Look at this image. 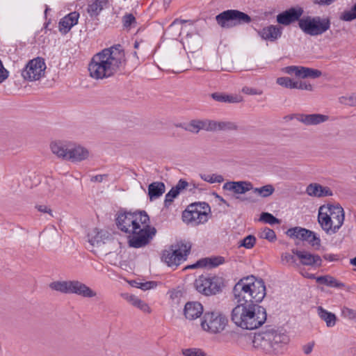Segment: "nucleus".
I'll return each mask as SVG.
<instances>
[{"label": "nucleus", "mask_w": 356, "mask_h": 356, "mask_svg": "<svg viewBox=\"0 0 356 356\" xmlns=\"http://www.w3.org/2000/svg\"><path fill=\"white\" fill-rule=\"evenodd\" d=\"M124 62L122 47L116 44L95 54L88 65V71L93 79H107L120 72Z\"/></svg>", "instance_id": "nucleus-1"}, {"label": "nucleus", "mask_w": 356, "mask_h": 356, "mask_svg": "<svg viewBox=\"0 0 356 356\" xmlns=\"http://www.w3.org/2000/svg\"><path fill=\"white\" fill-rule=\"evenodd\" d=\"M290 339L282 329L266 326L257 332L252 340L253 347L266 354L278 355L283 353Z\"/></svg>", "instance_id": "nucleus-2"}, {"label": "nucleus", "mask_w": 356, "mask_h": 356, "mask_svg": "<svg viewBox=\"0 0 356 356\" xmlns=\"http://www.w3.org/2000/svg\"><path fill=\"white\" fill-rule=\"evenodd\" d=\"M266 309L257 303H238L231 314L232 321L245 330H254L266 321Z\"/></svg>", "instance_id": "nucleus-3"}, {"label": "nucleus", "mask_w": 356, "mask_h": 356, "mask_svg": "<svg viewBox=\"0 0 356 356\" xmlns=\"http://www.w3.org/2000/svg\"><path fill=\"white\" fill-rule=\"evenodd\" d=\"M233 294L238 303L258 304L266 296L265 283L254 275L244 277L234 285Z\"/></svg>", "instance_id": "nucleus-4"}, {"label": "nucleus", "mask_w": 356, "mask_h": 356, "mask_svg": "<svg viewBox=\"0 0 356 356\" xmlns=\"http://www.w3.org/2000/svg\"><path fill=\"white\" fill-rule=\"evenodd\" d=\"M51 290L65 294H76L83 298H91L97 293L86 284L79 280L55 281L49 284Z\"/></svg>", "instance_id": "nucleus-5"}, {"label": "nucleus", "mask_w": 356, "mask_h": 356, "mask_svg": "<svg viewBox=\"0 0 356 356\" xmlns=\"http://www.w3.org/2000/svg\"><path fill=\"white\" fill-rule=\"evenodd\" d=\"M149 220V216L145 211L135 212L124 211L118 214L116 225L118 228L122 232L131 234L132 231L139 229L140 224H147Z\"/></svg>", "instance_id": "nucleus-6"}, {"label": "nucleus", "mask_w": 356, "mask_h": 356, "mask_svg": "<svg viewBox=\"0 0 356 356\" xmlns=\"http://www.w3.org/2000/svg\"><path fill=\"white\" fill-rule=\"evenodd\" d=\"M191 244L179 241L163 251L161 260L170 267H177L187 259L191 252Z\"/></svg>", "instance_id": "nucleus-7"}, {"label": "nucleus", "mask_w": 356, "mask_h": 356, "mask_svg": "<svg viewBox=\"0 0 356 356\" xmlns=\"http://www.w3.org/2000/svg\"><path fill=\"white\" fill-rule=\"evenodd\" d=\"M211 213V207L205 202H197L190 204L183 211V221L193 225L204 224L208 221V216Z\"/></svg>", "instance_id": "nucleus-8"}, {"label": "nucleus", "mask_w": 356, "mask_h": 356, "mask_svg": "<svg viewBox=\"0 0 356 356\" xmlns=\"http://www.w3.org/2000/svg\"><path fill=\"white\" fill-rule=\"evenodd\" d=\"M225 286V279L217 275H200L194 282L195 289L206 296L221 293Z\"/></svg>", "instance_id": "nucleus-9"}, {"label": "nucleus", "mask_w": 356, "mask_h": 356, "mask_svg": "<svg viewBox=\"0 0 356 356\" xmlns=\"http://www.w3.org/2000/svg\"><path fill=\"white\" fill-rule=\"evenodd\" d=\"M299 28L303 33L311 36H317L325 33L330 28V20L320 16H304L299 19Z\"/></svg>", "instance_id": "nucleus-10"}, {"label": "nucleus", "mask_w": 356, "mask_h": 356, "mask_svg": "<svg viewBox=\"0 0 356 356\" xmlns=\"http://www.w3.org/2000/svg\"><path fill=\"white\" fill-rule=\"evenodd\" d=\"M227 323V318L219 312H206L203 315L201 327L207 332L218 334L225 330Z\"/></svg>", "instance_id": "nucleus-11"}, {"label": "nucleus", "mask_w": 356, "mask_h": 356, "mask_svg": "<svg viewBox=\"0 0 356 356\" xmlns=\"http://www.w3.org/2000/svg\"><path fill=\"white\" fill-rule=\"evenodd\" d=\"M218 24L223 28H230L237 25L249 24L251 17L246 13L238 10H227L216 17Z\"/></svg>", "instance_id": "nucleus-12"}, {"label": "nucleus", "mask_w": 356, "mask_h": 356, "mask_svg": "<svg viewBox=\"0 0 356 356\" xmlns=\"http://www.w3.org/2000/svg\"><path fill=\"white\" fill-rule=\"evenodd\" d=\"M143 228H139L132 231L131 236L129 238V245L130 247L139 248L147 245L152 237L155 235L156 230L154 227H150L147 224L144 225Z\"/></svg>", "instance_id": "nucleus-13"}, {"label": "nucleus", "mask_w": 356, "mask_h": 356, "mask_svg": "<svg viewBox=\"0 0 356 356\" xmlns=\"http://www.w3.org/2000/svg\"><path fill=\"white\" fill-rule=\"evenodd\" d=\"M46 68L45 63L41 58L31 60L22 72V76L25 80L33 81L39 80L44 74Z\"/></svg>", "instance_id": "nucleus-14"}, {"label": "nucleus", "mask_w": 356, "mask_h": 356, "mask_svg": "<svg viewBox=\"0 0 356 356\" xmlns=\"http://www.w3.org/2000/svg\"><path fill=\"white\" fill-rule=\"evenodd\" d=\"M303 12V9L301 7H291L279 13L276 17V19L278 24L288 26L296 21L299 22Z\"/></svg>", "instance_id": "nucleus-15"}, {"label": "nucleus", "mask_w": 356, "mask_h": 356, "mask_svg": "<svg viewBox=\"0 0 356 356\" xmlns=\"http://www.w3.org/2000/svg\"><path fill=\"white\" fill-rule=\"evenodd\" d=\"M292 253L295 254L300 261V264L312 267H320L322 265V259L318 254H312L306 250L292 249Z\"/></svg>", "instance_id": "nucleus-16"}, {"label": "nucleus", "mask_w": 356, "mask_h": 356, "mask_svg": "<svg viewBox=\"0 0 356 356\" xmlns=\"http://www.w3.org/2000/svg\"><path fill=\"white\" fill-rule=\"evenodd\" d=\"M325 212H327L330 219L334 222V232H338L343 224L345 215L343 209L339 204H328L325 206Z\"/></svg>", "instance_id": "nucleus-17"}, {"label": "nucleus", "mask_w": 356, "mask_h": 356, "mask_svg": "<svg viewBox=\"0 0 356 356\" xmlns=\"http://www.w3.org/2000/svg\"><path fill=\"white\" fill-rule=\"evenodd\" d=\"M222 188L224 190L233 191L236 194H245L253 189V185L247 181H227Z\"/></svg>", "instance_id": "nucleus-18"}, {"label": "nucleus", "mask_w": 356, "mask_h": 356, "mask_svg": "<svg viewBox=\"0 0 356 356\" xmlns=\"http://www.w3.org/2000/svg\"><path fill=\"white\" fill-rule=\"evenodd\" d=\"M325 210H326L325 205L320 207L318 215V221L321 225V228L327 234H335L337 232H334V222H332V220L330 219V216H328L327 212H325Z\"/></svg>", "instance_id": "nucleus-19"}, {"label": "nucleus", "mask_w": 356, "mask_h": 356, "mask_svg": "<svg viewBox=\"0 0 356 356\" xmlns=\"http://www.w3.org/2000/svg\"><path fill=\"white\" fill-rule=\"evenodd\" d=\"M296 119L305 125H317L328 120L329 116L320 113L298 114Z\"/></svg>", "instance_id": "nucleus-20"}, {"label": "nucleus", "mask_w": 356, "mask_h": 356, "mask_svg": "<svg viewBox=\"0 0 356 356\" xmlns=\"http://www.w3.org/2000/svg\"><path fill=\"white\" fill-rule=\"evenodd\" d=\"M224 262L225 258L220 256L205 257L198 260L194 264L188 266L187 267H186V268L193 269L204 267L214 268L218 266L220 264H222Z\"/></svg>", "instance_id": "nucleus-21"}, {"label": "nucleus", "mask_w": 356, "mask_h": 356, "mask_svg": "<svg viewBox=\"0 0 356 356\" xmlns=\"http://www.w3.org/2000/svg\"><path fill=\"white\" fill-rule=\"evenodd\" d=\"M202 314L203 306L200 302L193 301L186 303L184 314L187 319L190 321L195 320L199 318Z\"/></svg>", "instance_id": "nucleus-22"}, {"label": "nucleus", "mask_w": 356, "mask_h": 356, "mask_svg": "<svg viewBox=\"0 0 356 356\" xmlns=\"http://www.w3.org/2000/svg\"><path fill=\"white\" fill-rule=\"evenodd\" d=\"M70 142L57 140L51 142L50 144V148L52 153L56 155L58 158L67 160L68 153L70 150Z\"/></svg>", "instance_id": "nucleus-23"}, {"label": "nucleus", "mask_w": 356, "mask_h": 356, "mask_svg": "<svg viewBox=\"0 0 356 356\" xmlns=\"http://www.w3.org/2000/svg\"><path fill=\"white\" fill-rule=\"evenodd\" d=\"M282 28L277 25H270L263 28L259 32L260 36L265 40L274 42L282 36Z\"/></svg>", "instance_id": "nucleus-24"}, {"label": "nucleus", "mask_w": 356, "mask_h": 356, "mask_svg": "<svg viewBox=\"0 0 356 356\" xmlns=\"http://www.w3.org/2000/svg\"><path fill=\"white\" fill-rule=\"evenodd\" d=\"M79 13L74 11L72 12L59 22V31L63 33H67L71 28L78 23Z\"/></svg>", "instance_id": "nucleus-25"}, {"label": "nucleus", "mask_w": 356, "mask_h": 356, "mask_svg": "<svg viewBox=\"0 0 356 356\" xmlns=\"http://www.w3.org/2000/svg\"><path fill=\"white\" fill-rule=\"evenodd\" d=\"M70 150H69L67 160L73 162L81 161L87 159L89 155V152L86 148L72 143L70 144Z\"/></svg>", "instance_id": "nucleus-26"}, {"label": "nucleus", "mask_w": 356, "mask_h": 356, "mask_svg": "<svg viewBox=\"0 0 356 356\" xmlns=\"http://www.w3.org/2000/svg\"><path fill=\"white\" fill-rule=\"evenodd\" d=\"M108 0H92L88 4L87 13L92 19H97L100 13L108 7Z\"/></svg>", "instance_id": "nucleus-27"}, {"label": "nucleus", "mask_w": 356, "mask_h": 356, "mask_svg": "<svg viewBox=\"0 0 356 356\" xmlns=\"http://www.w3.org/2000/svg\"><path fill=\"white\" fill-rule=\"evenodd\" d=\"M312 234V231L300 227H292L286 231V234L289 237L302 241H306V239H308V237H309Z\"/></svg>", "instance_id": "nucleus-28"}, {"label": "nucleus", "mask_w": 356, "mask_h": 356, "mask_svg": "<svg viewBox=\"0 0 356 356\" xmlns=\"http://www.w3.org/2000/svg\"><path fill=\"white\" fill-rule=\"evenodd\" d=\"M165 184L161 181H154L148 186V195L151 201L157 199L165 192Z\"/></svg>", "instance_id": "nucleus-29"}, {"label": "nucleus", "mask_w": 356, "mask_h": 356, "mask_svg": "<svg viewBox=\"0 0 356 356\" xmlns=\"http://www.w3.org/2000/svg\"><path fill=\"white\" fill-rule=\"evenodd\" d=\"M122 296L133 306L140 309L143 312L147 313L150 312V308L148 305L137 296L129 293H123L122 294Z\"/></svg>", "instance_id": "nucleus-30"}, {"label": "nucleus", "mask_w": 356, "mask_h": 356, "mask_svg": "<svg viewBox=\"0 0 356 356\" xmlns=\"http://www.w3.org/2000/svg\"><path fill=\"white\" fill-rule=\"evenodd\" d=\"M316 281L318 284L337 289H341L345 286V284L343 282L338 281L334 277L330 275L317 277H316Z\"/></svg>", "instance_id": "nucleus-31"}, {"label": "nucleus", "mask_w": 356, "mask_h": 356, "mask_svg": "<svg viewBox=\"0 0 356 356\" xmlns=\"http://www.w3.org/2000/svg\"><path fill=\"white\" fill-rule=\"evenodd\" d=\"M319 317L326 323L327 327H333L336 324L337 316L334 314L327 311L322 307L317 309Z\"/></svg>", "instance_id": "nucleus-32"}, {"label": "nucleus", "mask_w": 356, "mask_h": 356, "mask_svg": "<svg viewBox=\"0 0 356 356\" xmlns=\"http://www.w3.org/2000/svg\"><path fill=\"white\" fill-rule=\"evenodd\" d=\"M211 97L219 102L238 103L242 100L241 97L238 96H232L221 92L212 93Z\"/></svg>", "instance_id": "nucleus-33"}, {"label": "nucleus", "mask_w": 356, "mask_h": 356, "mask_svg": "<svg viewBox=\"0 0 356 356\" xmlns=\"http://www.w3.org/2000/svg\"><path fill=\"white\" fill-rule=\"evenodd\" d=\"M300 78L306 79V78H312L316 79L320 77L322 75V72L321 70L302 67H300Z\"/></svg>", "instance_id": "nucleus-34"}, {"label": "nucleus", "mask_w": 356, "mask_h": 356, "mask_svg": "<svg viewBox=\"0 0 356 356\" xmlns=\"http://www.w3.org/2000/svg\"><path fill=\"white\" fill-rule=\"evenodd\" d=\"M213 131H221V130H236L237 129V126L235 123L232 122H224V121H215L213 120Z\"/></svg>", "instance_id": "nucleus-35"}, {"label": "nucleus", "mask_w": 356, "mask_h": 356, "mask_svg": "<svg viewBox=\"0 0 356 356\" xmlns=\"http://www.w3.org/2000/svg\"><path fill=\"white\" fill-rule=\"evenodd\" d=\"M253 192L261 197H268L275 191V188L271 184H267L260 188H253Z\"/></svg>", "instance_id": "nucleus-36"}, {"label": "nucleus", "mask_w": 356, "mask_h": 356, "mask_svg": "<svg viewBox=\"0 0 356 356\" xmlns=\"http://www.w3.org/2000/svg\"><path fill=\"white\" fill-rule=\"evenodd\" d=\"M108 238V233L107 232L101 230L100 232H98L95 236L93 237H91L89 238V242L91 243L92 245H100L101 243H105V239Z\"/></svg>", "instance_id": "nucleus-37"}, {"label": "nucleus", "mask_w": 356, "mask_h": 356, "mask_svg": "<svg viewBox=\"0 0 356 356\" xmlns=\"http://www.w3.org/2000/svg\"><path fill=\"white\" fill-rule=\"evenodd\" d=\"M321 184L312 183L307 186L306 193L309 196L321 197Z\"/></svg>", "instance_id": "nucleus-38"}, {"label": "nucleus", "mask_w": 356, "mask_h": 356, "mask_svg": "<svg viewBox=\"0 0 356 356\" xmlns=\"http://www.w3.org/2000/svg\"><path fill=\"white\" fill-rule=\"evenodd\" d=\"M276 83L286 88H296V81H293L291 78L287 76L279 77L276 80Z\"/></svg>", "instance_id": "nucleus-39"}, {"label": "nucleus", "mask_w": 356, "mask_h": 356, "mask_svg": "<svg viewBox=\"0 0 356 356\" xmlns=\"http://www.w3.org/2000/svg\"><path fill=\"white\" fill-rule=\"evenodd\" d=\"M201 178L210 184L221 183L224 181V178L220 175L217 174H204L200 175Z\"/></svg>", "instance_id": "nucleus-40"}, {"label": "nucleus", "mask_w": 356, "mask_h": 356, "mask_svg": "<svg viewBox=\"0 0 356 356\" xmlns=\"http://www.w3.org/2000/svg\"><path fill=\"white\" fill-rule=\"evenodd\" d=\"M260 220L271 225L280 223V220L275 218L273 214L268 212L261 213L260 216Z\"/></svg>", "instance_id": "nucleus-41"}, {"label": "nucleus", "mask_w": 356, "mask_h": 356, "mask_svg": "<svg viewBox=\"0 0 356 356\" xmlns=\"http://www.w3.org/2000/svg\"><path fill=\"white\" fill-rule=\"evenodd\" d=\"M339 102L340 104L346 106H356V94L340 97Z\"/></svg>", "instance_id": "nucleus-42"}, {"label": "nucleus", "mask_w": 356, "mask_h": 356, "mask_svg": "<svg viewBox=\"0 0 356 356\" xmlns=\"http://www.w3.org/2000/svg\"><path fill=\"white\" fill-rule=\"evenodd\" d=\"M301 66L291 65L283 67L282 72L289 75H295L296 77L300 78Z\"/></svg>", "instance_id": "nucleus-43"}, {"label": "nucleus", "mask_w": 356, "mask_h": 356, "mask_svg": "<svg viewBox=\"0 0 356 356\" xmlns=\"http://www.w3.org/2000/svg\"><path fill=\"white\" fill-rule=\"evenodd\" d=\"M256 238L253 235H248L240 241L239 246L250 249L254 247Z\"/></svg>", "instance_id": "nucleus-44"}, {"label": "nucleus", "mask_w": 356, "mask_h": 356, "mask_svg": "<svg viewBox=\"0 0 356 356\" xmlns=\"http://www.w3.org/2000/svg\"><path fill=\"white\" fill-rule=\"evenodd\" d=\"M295 256V254H291L288 252L282 253L281 256V260L284 264L298 266L299 264L296 262Z\"/></svg>", "instance_id": "nucleus-45"}, {"label": "nucleus", "mask_w": 356, "mask_h": 356, "mask_svg": "<svg viewBox=\"0 0 356 356\" xmlns=\"http://www.w3.org/2000/svg\"><path fill=\"white\" fill-rule=\"evenodd\" d=\"M341 18L346 22H350L356 19V3L350 10L343 12Z\"/></svg>", "instance_id": "nucleus-46"}, {"label": "nucleus", "mask_w": 356, "mask_h": 356, "mask_svg": "<svg viewBox=\"0 0 356 356\" xmlns=\"http://www.w3.org/2000/svg\"><path fill=\"white\" fill-rule=\"evenodd\" d=\"M179 195V193L175 191L173 188H172L170 191L165 195V200H164V207H169V206L174 201V199L176 198Z\"/></svg>", "instance_id": "nucleus-47"}, {"label": "nucleus", "mask_w": 356, "mask_h": 356, "mask_svg": "<svg viewBox=\"0 0 356 356\" xmlns=\"http://www.w3.org/2000/svg\"><path fill=\"white\" fill-rule=\"evenodd\" d=\"M197 121H198V124H199L200 131L203 129V130H205L207 131H213V129L215 128L213 127V120H197Z\"/></svg>", "instance_id": "nucleus-48"}, {"label": "nucleus", "mask_w": 356, "mask_h": 356, "mask_svg": "<svg viewBox=\"0 0 356 356\" xmlns=\"http://www.w3.org/2000/svg\"><path fill=\"white\" fill-rule=\"evenodd\" d=\"M261 237L267 239L270 242L274 241L276 239L275 232L268 227H266L263 229L261 233Z\"/></svg>", "instance_id": "nucleus-49"}, {"label": "nucleus", "mask_w": 356, "mask_h": 356, "mask_svg": "<svg viewBox=\"0 0 356 356\" xmlns=\"http://www.w3.org/2000/svg\"><path fill=\"white\" fill-rule=\"evenodd\" d=\"M341 314L344 318L355 320L356 319V310L343 307L341 309Z\"/></svg>", "instance_id": "nucleus-50"}, {"label": "nucleus", "mask_w": 356, "mask_h": 356, "mask_svg": "<svg viewBox=\"0 0 356 356\" xmlns=\"http://www.w3.org/2000/svg\"><path fill=\"white\" fill-rule=\"evenodd\" d=\"M186 131L197 134L200 131V127L197 120H191L186 127H184Z\"/></svg>", "instance_id": "nucleus-51"}, {"label": "nucleus", "mask_w": 356, "mask_h": 356, "mask_svg": "<svg viewBox=\"0 0 356 356\" xmlns=\"http://www.w3.org/2000/svg\"><path fill=\"white\" fill-rule=\"evenodd\" d=\"M123 26L125 28L130 27L133 24L136 23L135 17L131 14H126L122 18Z\"/></svg>", "instance_id": "nucleus-52"}, {"label": "nucleus", "mask_w": 356, "mask_h": 356, "mask_svg": "<svg viewBox=\"0 0 356 356\" xmlns=\"http://www.w3.org/2000/svg\"><path fill=\"white\" fill-rule=\"evenodd\" d=\"M308 238V239H306V241H307L312 247L320 246L321 239L314 232H312V235Z\"/></svg>", "instance_id": "nucleus-53"}, {"label": "nucleus", "mask_w": 356, "mask_h": 356, "mask_svg": "<svg viewBox=\"0 0 356 356\" xmlns=\"http://www.w3.org/2000/svg\"><path fill=\"white\" fill-rule=\"evenodd\" d=\"M188 186V183L186 181H185L184 179H180L177 182V184L175 186H173L172 188L175 189V191L176 192H177L179 194Z\"/></svg>", "instance_id": "nucleus-54"}, {"label": "nucleus", "mask_w": 356, "mask_h": 356, "mask_svg": "<svg viewBox=\"0 0 356 356\" xmlns=\"http://www.w3.org/2000/svg\"><path fill=\"white\" fill-rule=\"evenodd\" d=\"M296 88L300 89V90H308V91L313 90L312 85L306 81H300V82L296 81Z\"/></svg>", "instance_id": "nucleus-55"}, {"label": "nucleus", "mask_w": 356, "mask_h": 356, "mask_svg": "<svg viewBox=\"0 0 356 356\" xmlns=\"http://www.w3.org/2000/svg\"><path fill=\"white\" fill-rule=\"evenodd\" d=\"M156 286V283L155 282H146L140 283L139 288L142 290L146 291L150 289H153Z\"/></svg>", "instance_id": "nucleus-56"}, {"label": "nucleus", "mask_w": 356, "mask_h": 356, "mask_svg": "<svg viewBox=\"0 0 356 356\" xmlns=\"http://www.w3.org/2000/svg\"><path fill=\"white\" fill-rule=\"evenodd\" d=\"M332 195H333L332 191L329 187L321 186V197L332 196Z\"/></svg>", "instance_id": "nucleus-57"}, {"label": "nucleus", "mask_w": 356, "mask_h": 356, "mask_svg": "<svg viewBox=\"0 0 356 356\" xmlns=\"http://www.w3.org/2000/svg\"><path fill=\"white\" fill-rule=\"evenodd\" d=\"M243 92L248 95H261V91H258L255 88H249V87H245L243 88Z\"/></svg>", "instance_id": "nucleus-58"}, {"label": "nucleus", "mask_w": 356, "mask_h": 356, "mask_svg": "<svg viewBox=\"0 0 356 356\" xmlns=\"http://www.w3.org/2000/svg\"><path fill=\"white\" fill-rule=\"evenodd\" d=\"M314 346V341L308 343L307 344L303 346L302 350H303L304 353L305 355L310 354L313 350Z\"/></svg>", "instance_id": "nucleus-59"}, {"label": "nucleus", "mask_w": 356, "mask_h": 356, "mask_svg": "<svg viewBox=\"0 0 356 356\" xmlns=\"http://www.w3.org/2000/svg\"><path fill=\"white\" fill-rule=\"evenodd\" d=\"M35 208L41 213H47L52 216L51 210L46 205H37Z\"/></svg>", "instance_id": "nucleus-60"}, {"label": "nucleus", "mask_w": 356, "mask_h": 356, "mask_svg": "<svg viewBox=\"0 0 356 356\" xmlns=\"http://www.w3.org/2000/svg\"><path fill=\"white\" fill-rule=\"evenodd\" d=\"M323 258L329 261H334L338 259L337 255L334 254H325L323 255Z\"/></svg>", "instance_id": "nucleus-61"}, {"label": "nucleus", "mask_w": 356, "mask_h": 356, "mask_svg": "<svg viewBox=\"0 0 356 356\" xmlns=\"http://www.w3.org/2000/svg\"><path fill=\"white\" fill-rule=\"evenodd\" d=\"M107 177L106 175H97L92 177L91 181L102 182L104 180V177Z\"/></svg>", "instance_id": "nucleus-62"}, {"label": "nucleus", "mask_w": 356, "mask_h": 356, "mask_svg": "<svg viewBox=\"0 0 356 356\" xmlns=\"http://www.w3.org/2000/svg\"><path fill=\"white\" fill-rule=\"evenodd\" d=\"M335 0H315V3L319 5H330Z\"/></svg>", "instance_id": "nucleus-63"}, {"label": "nucleus", "mask_w": 356, "mask_h": 356, "mask_svg": "<svg viewBox=\"0 0 356 356\" xmlns=\"http://www.w3.org/2000/svg\"><path fill=\"white\" fill-rule=\"evenodd\" d=\"M216 197L222 203L225 204L227 206H229V204L227 203V202L221 196L216 194Z\"/></svg>", "instance_id": "nucleus-64"}]
</instances>
